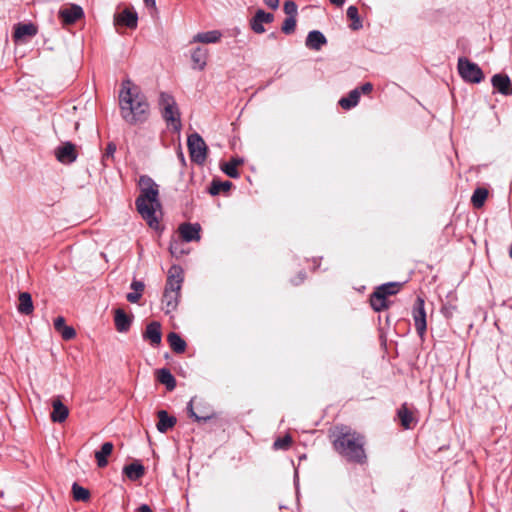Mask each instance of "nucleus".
I'll use <instances>...</instances> for the list:
<instances>
[{
  "mask_svg": "<svg viewBox=\"0 0 512 512\" xmlns=\"http://www.w3.org/2000/svg\"><path fill=\"white\" fill-rule=\"evenodd\" d=\"M140 194L135 201L138 213L147 222L149 227L158 229L161 203L159 201V186L154 180L142 175L139 178Z\"/></svg>",
  "mask_w": 512,
  "mask_h": 512,
  "instance_id": "obj_1",
  "label": "nucleus"
},
{
  "mask_svg": "<svg viewBox=\"0 0 512 512\" xmlns=\"http://www.w3.org/2000/svg\"><path fill=\"white\" fill-rule=\"evenodd\" d=\"M121 115L123 119L132 125L146 121L149 112V104L137 87H132L130 80L122 83L119 95Z\"/></svg>",
  "mask_w": 512,
  "mask_h": 512,
  "instance_id": "obj_2",
  "label": "nucleus"
},
{
  "mask_svg": "<svg viewBox=\"0 0 512 512\" xmlns=\"http://www.w3.org/2000/svg\"><path fill=\"white\" fill-rule=\"evenodd\" d=\"M364 437L356 431L341 428L333 445L335 450L348 461L363 464L366 462Z\"/></svg>",
  "mask_w": 512,
  "mask_h": 512,
  "instance_id": "obj_3",
  "label": "nucleus"
},
{
  "mask_svg": "<svg viewBox=\"0 0 512 512\" xmlns=\"http://www.w3.org/2000/svg\"><path fill=\"white\" fill-rule=\"evenodd\" d=\"M182 283L183 270L180 266L173 265L168 271L167 281L162 297L163 310L166 314L175 311L178 307Z\"/></svg>",
  "mask_w": 512,
  "mask_h": 512,
  "instance_id": "obj_4",
  "label": "nucleus"
},
{
  "mask_svg": "<svg viewBox=\"0 0 512 512\" xmlns=\"http://www.w3.org/2000/svg\"><path fill=\"white\" fill-rule=\"evenodd\" d=\"M159 105L162 111V117L175 132L181 130L182 124L180 119V111L174 97L166 92H162L159 98Z\"/></svg>",
  "mask_w": 512,
  "mask_h": 512,
  "instance_id": "obj_5",
  "label": "nucleus"
},
{
  "mask_svg": "<svg viewBox=\"0 0 512 512\" xmlns=\"http://www.w3.org/2000/svg\"><path fill=\"white\" fill-rule=\"evenodd\" d=\"M457 70L461 78L467 83L478 84L484 79L482 69L466 57L458 59Z\"/></svg>",
  "mask_w": 512,
  "mask_h": 512,
  "instance_id": "obj_6",
  "label": "nucleus"
},
{
  "mask_svg": "<svg viewBox=\"0 0 512 512\" xmlns=\"http://www.w3.org/2000/svg\"><path fill=\"white\" fill-rule=\"evenodd\" d=\"M187 146L191 161L202 165L207 157V145L203 138L198 133H193L188 136Z\"/></svg>",
  "mask_w": 512,
  "mask_h": 512,
  "instance_id": "obj_7",
  "label": "nucleus"
},
{
  "mask_svg": "<svg viewBox=\"0 0 512 512\" xmlns=\"http://www.w3.org/2000/svg\"><path fill=\"white\" fill-rule=\"evenodd\" d=\"M425 302L422 298L418 297L413 306V320L414 326L418 333V335L422 338L426 332L427 323H426V312H425Z\"/></svg>",
  "mask_w": 512,
  "mask_h": 512,
  "instance_id": "obj_8",
  "label": "nucleus"
},
{
  "mask_svg": "<svg viewBox=\"0 0 512 512\" xmlns=\"http://www.w3.org/2000/svg\"><path fill=\"white\" fill-rule=\"evenodd\" d=\"M56 159L63 164H71L77 159L76 146L71 142H65L55 149Z\"/></svg>",
  "mask_w": 512,
  "mask_h": 512,
  "instance_id": "obj_9",
  "label": "nucleus"
},
{
  "mask_svg": "<svg viewBox=\"0 0 512 512\" xmlns=\"http://www.w3.org/2000/svg\"><path fill=\"white\" fill-rule=\"evenodd\" d=\"M274 16L271 13L265 12L259 9L250 20V28L256 34H262L265 32L264 24L273 22Z\"/></svg>",
  "mask_w": 512,
  "mask_h": 512,
  "instance_id": "obj_10",
  "label": "nucleus"
},
{
  "mask_svg": "<svg viewBox=\"0 0 512 512\" xmlns=\"http://www.w3.org/2000/svg\"><path fill=\"white\" fill-rule=\"evenodd\" d=\"M138 23L137 13L126 8L120 13L114 15L115 26H125L130 29H135Z\"/></svg>",
  "mask_w": 512,
  "mask_h": 512,
  "instance_id": "obj_11",
  "label": "nucleus"
},
{
  "mask_svg": "<svg viewBox=\"0 0 512 512\" xmlns=\"http://www.w3.org/2000/svg\"><path fill=\"white\" fill-rule=\"evenodd\" d=\"M491 83L495 91L504 95H512V82L507 74H495L491 78Z\"/></svg>",
  "mask_w": 512,
  "mask_h": 512,
  "instance_id": "obj_12",
  "label": "nucleus"
},
{
  "mask_svg": "<svg viewBox=\"0 0 512 512\" xmlns=\"http://www.w3.org/2000/svg\"><path fill=\"white\" fill-rule=\"evenodd\" d=\"M143 338L150 342L152 346H158L162 341L161 324L153 321L146 326Z\"/></svg>",
  "mask_w": 512,
  "mask_h": 512,
  "instance_id": "obj_13",
  "label": "nucleus"
},
{
  "mask_svg": "<svg viewBox=\"0 0 512 512\" xmlns=\"http://www.w3.org/2000/svg\"><path fill=\"white\" fill-rule=\"evenodd\" d=\"M201 226L198 223H184L179 226V233L186 242L198 241L200 239Z\"/></svg>",
  "mask_w": 512,
  "mask_h": 512,
  "instance_id": "obj_14",
  "label": "nucleus"
},
{
  "mask_svg": "<svg viewBox=\"0 0 512 512\" xmlns=\"http://www.w3.org/2000/svg\"><path fill=\"white\" fill-rule=\"evenodd\" d=\"M397 416L404 429H412L417 423V419L414 415V412L408 407L406 403H404L398 409Z\"/></svg>",
  "mask_w": 512,
  "mask_h": 512,
  "instance_id": "obj_15",
  "label": "nucleus"
},
{
  "mask_svg": "<svg viewBox=\"0 0 512 512\" xmlns=\"http://www.w3.org/2000/svg\"><path fill=\"white\" fill-rule=\"evenodd\" d=\"M59 16L65 24H73L84 16V12L80 6L71 5L69 8L61 9Z\"/></svg>",
  "mask_w": 512,
  "mask_h": 512,
  "instance_id": "obj_16",
  "label": "nucleus"
},
{
  "mask_svg": "<svg viewBox=\"0 0 512 512\" xmlns=\"http://www.w3.org/2000/svg\"><path fill=\"white\" fill-rule=\"evenodd\" d=\"M52 408L51 420L53 422L62 423L68 418L69 410L62 403L60 397H56L52 400Z\"/></svg>",
  "mask_w": 512,
  "mask_h": 512,
  "instance_id": "obj_17",
  "label": "nucleus"
},
{
  "mask_svg": "<svg viewBox=\"0 0 512 512\" xmlns=\"http://www.w3.org/2000/svg\"><path fill=\"white\" fill-rule=\"evenodd\" d=\"M327 43L326 37L318 30L310 31L306 37L305 45L312 50H320Z\"/></svg>",
  "mask_w": 512,
  "mask_h": 512,
  "instance_id": "obj_18",
  "label": "nucleus"
},
{
  "mask_svg": "<svg viewBox=\"0 0 512 512\" xmlns=\"http://www.w3.org/2000/svg\"><path fill=\"white\" fill-rule=\"evenodd\" d=\"M157 415V430L161 433H166L169 429L173 428L177 422L176 418L170 416L165 410L158 411Z\"/></svg>",
  "mask_w": 512,
  "mask_h": 512,
  "instance_id": "obj_19",
  "label": "nucleus"
},
{
  "mask_svg": "<svg viewBox=\"0 0 512 512\" xmlns=\"http://www.w3.org/2000/svg\"><path fill=\"white\" fill-rule=\"evenodd\" d=\"M221 37H222V34L218 30L200 32L193 37L191 43H204V44L217 43L220 41Z\"/></svg>",
  "mask_w": 512,
  "mask_h": 512,
  "instance_id": "obj_20",
  "label": "nucleus"
},
{
  "mask_svg": "<svg viewBox=\"0 0 512 512\" xmlns=\"http://www.w3.org/2000/svg\"><path fill=\"white\" fill-rule=\"evenodd\" d=\"M114 445L112 442H105L102 444L100 450L95 452L97 465L100 468L106 467L108 464V457L113 452Z\"/></svg>",
  "mask_w": 512,
  "mask_h": 512,
  "instance_id": "obj_21",
  "label": "nucleus"
},
{
  "mask_svg": "<svg viewBox=\"0 0 512 512\" xmlns=\"http://www.w3.org/2000/svg\"><path fill=\"white\" fill-rule=\"evenodd\" d=\"M114 321L116 330L120 333L127 332L132 322L131 318L122 309L115 311Z\"/></svg>",
  "mask_w": 512,
  "mask_h": 512,
  "instance_id": "obj_22",
  "label": "nucleus"
},
{
  "mask_svg": "<svg viewBox=\"0 0 512 512\" xmlns=\"http://www.w3.org/2000/svg\"><path fill=\"white\" fill-rule=\"evenodd\" d=\"M208 50L202 47L195 48L191 53L194 68L203 70L207 64Z\"/></svg>",
  "mask_w": 512,
  "mask_h": 512,
  "instance_id": "obj_23",
  "label": "nucleus"
},
{
  "mask_svg": "<svg viewBox=\"0 0 512 512\" xmlns=\"http://www.w3.org/2000/svg\"><path fill=\"white\" fill-rule=\"evenodd\" d=\"M124 474L132 481H136L144 476L145 468L139 462H133L126 465L123 469Z\"/></svg>",
  "mask_w": 512,
  "mask_h": 512,
  "instance_id": "obj_24",
  "label": "nucleus"
},
{
  "mask_svg": "<svg viewBox=\"0 0 512 512\" xmlns=\"http://www.w3.org/2000/svg\"><path fill=\"white\" fill-rule=\"evenodd\" d=\"M157 380L166 386L167 390L172 391L176 387V380L169 369L162 368L157 370Z\"/></svg>",
  "mask_w": 512,
  "mask_h": 512,
  "instance_id": "obj_25",
  "label": "nucleus"
},
{
  "mask_svg": "<svg viewBox=\"0 0 512 512\" xmlns=\"http://www.w3.org/2000/svg\"><path fill=\"white\" fill-rule=\"evenodd\" d=\"M359 99H360V91L358 88H355L349 92L348 96L342 97L339 100V105L344 110H349L358 104Z\"/></svg>",
  "mask_w": 512,
  "mask_h": 512,
  "instance_id": "obj_26",
  "label": "nucleus"
},
{
  "mask_svg": "<svg viewBox=\"0 0 512 512\" xmlns=\"http://www.w3.org/2000/svg\"><path fill=\"white\" fill-rule=\"evenodd\" d=\"M33 302L28 292L20 293L18 311L24 315H30L33 312Z\"/></svg>",
  "mask_w": 512,
  "mask_h": 512,
  "instance_id": "obj_27",
  "label": "nucleus"
},
{
  "mask_svg": "<svg viewBox=\"0 0 512 512\" xmlns=\"http://www.w3.org/2000/svg\"><path fill=\"white\" fill-rule=\"evenodd\" d=\"M168 343L175 353H183L186 349V342L175 332H170L167 336Z\"/></svg>",
  "mask_w": 512,
  "mask_h": 512,
  "instance_id": "obj_28",
  "label": "nucleus"
},
{
  "mask_svg": "<svg viewBox=\"0 0 512 512\" xmlns=\"http://www.w3.org/2000/svg\"><path fill=\"white\" fill-rule=\"evenodd\" d=\"M37 33V28L35 25L29 23V24H19L16 26L14 31V38L15 39H22L25 36H34Z\"/></svg>",
  "mask_w": 512,
  "mask_h": 512,
  "instance_id": "obj_29",
  "label": "nucleus"
},
{
  "mask_svg": "<svg viewBox=\"0 0 512 512\" xmlns=\"http://www.w3.org/2000/svg\"><path fill=\"white\" fill-rule=\"evenodd\" d=\"M243 161L238 158H233L227 163H224L221 165L222 171L231 178H238L239 172L237 170V167L241 165Z\"/></svg>",
  "mask_w": 512,
  "mask_h": 512,
  "instance_id": "obj_30",
  "label": "nucleus"
},
{
  "mask_svg": "<svg viewBox=\"0 0 512 512\" xmlns=\"http://www.w3.org/2000/svg\"><path fill=\"white\" fill-rule=\"evenodd\" d=\"M370 303L372 308L378 312L388 308L387 299L384 298L377 290H375L371 295Z\"/></svg>",
  "mask_w": 512,
  "mask_h": 512,
  "instance_id": "obj_31",
  "label": "nucleus"
},
{
  "mask_svg": "<svg viewBox=\"0 0 512 512\" xmlns=\"http://www.w3.org/2000/svg\"><path fill=\"white\" fill-rule=\"evenodd\" d=\"M488 197V191L485 188H477L471 197V202L475 208H481Z\"/></svg>",
  "mask_w": 512,
  "mask_h": 512,
  "instance_id": "obj_32",
  "label": "nucleus"
},
{
  "mask_svg": "<svg viewBox=\"0 0 512 512\" xmlns=\"http://www.w3.org/2000/svg\"><path fill=\"white\" fill-rule=\"evenodd\" d=\"M400 288V284L396 282L386 283L379 286L376 290L382 294L384 298L387 299V296L395 295Z\"/></svg>",
  "mask_w": 512,
  "mask_h": 512,
  "instance_id": "obj_33",
  "label": "nucleus"
},
{
  "mask_svg": "<svg viewBox=\"0 0 512 512\" xmlns=\"http://www.w3.org/2000/svg\"><path fill=\"white\" fill-rule=\"evenodd\" d=\"M73 497L76 501H87L90 498V492L88 489L74 483L72 486Z\"/></svg>",
  "mask_w": 512,
  "mask_h": 512,
  "instance_id": "obj_34",
  "label": "nucleus"
},
{
  "mask_svg": "<svg viewBox=\"0 0 512 512\" xmlns=\"http://www.w3.org/2000/svg\"><path fill=\"white\" fill-rule=\"evenodd\" d=\"M232 186L230 181H217L213 180L211 186L209 188V193L211 195H218L221 191H228Z\"/></svg>",
  "mask_w": 512,
  "mask_h": 512,
  "instance_id": "obj_35",
  "label": "nucleus"
},
{
  "mask_svg": "<svg viewBox=\"0 0 512 512\" xmlns=\"http://www.w3.org/2000/svg\"><path fill=\"white\" fill-rule=\"evenodd\" d=\"M347 17L353 21L351 28L353 30H358L362 27V23L360 21L358 15V9L355 6H349L347 9Z\"/></svg>",
  "mask_w": 512,
  "mask_h": 512,
  "instance_id": "obj_36",
  "label": "nucleus"
},
{
  "mask_svg": "<svg viewBox=\"0 0 512 512\" xmlns=\"http://www.w3.org/2000/svg\"><path fill=\"white\" fill-rule=\"evenodd\" d=\"M292 444V437L285 435L284 437L278 438L274 441L273 448L275 450H287Z\"/></svg>",
  "mask_w": 512,
  "mask_h": 512,
  "instance_id": "obj_37",
  "label": "nucleus"
},
{
  "mask_svg": "<svg viewBox=\"0 0 512 512\" xmlns=\"http://www.w3.org/2000/svg\"><path fill=\"white\" fill-rule=\"evenodd\" d=\"M296 19L295 17H288L284 20L282 25V31L285 34H291L295 31Z\"/></svg>",
  "mask_w": 512,
  "mask_h": 512,
  "instance_id": "obj_38",
  "label": "nucleus"
},
{
  "mask_svg": "<svg viewBox=\"0 0 512 512\" xmlns=\"http://www.w3.org/2000/svg\"><path fill=\"white\" fill-rule=\"evenodd\" d=\"M192 400L189 402L188 404V412L190 414L191 417H193L195 419V421L197 422H206L207 420L211 419L212 418V415H198L194 412L193 410V406H192Z\"/></svg>",
  "mask_w": 512,
  "mask_h": 512,
  "instance_id": "obj_39",
  "label": "nucleus"
},
{
  "mask_svg": "<svg viewBox=\"0 0 512 512\" xmlns=\"http://www.w3.org/2000/svg\"><path fill=\"white\" fill-rule=\"evenodd\" d=\"M284 11L289 17H295L297 14V5L293 1H286L284 3Z\"/></svg>",
  "mask_w": 512,
  "mask_h": 512,
  "instance_id": "obj_40",
  "label": "nucleus"
},
{
  "mask_svg": "<svg viewBox=\"0 0 512 512\" xmlns=\"http://www.w3.org/2000/svg\"><path fill=\"white\" fill-rule=\"evenodd\" d=\"M60 334L64 340H71L76 336V331L71 326H65L61 331Z\"/></svg>",
  "mask_w": 512,
  "mask_h": 512,
  "instance_id": "obj_41",
  "label": "nucleus"
},
{
  "mask_svg": "<svg viewBox=\"0 0 512 512\" xmlns=\"http://www.w3.org/2000/svg\"><path fill=\"white\" fill-rule=\"evenodd\" d=\"M145 285L142 281L133 280L131 283V289L134 290V292H139L141 295L144 291Z\"/></svg>",
  "mask_w": 512,
  "mask_h": 512,
  "instance_id": "obj_42",
  "label": "nucleus"
},
{
  "mask_svg": "<svg viewBox=\"0 0 512 512\" xmlns=\"http://www.w3.org/2000/svg\"><path fill=\"white\" fill-rule=\"evenodd\" d=\"M66 326L65 319L62 316L57 317L54 320V328L57 332L60 333V331Z\"/></svg>",
  "mask_w": 512,
  "mask_h": 512,
  "instance_id": "obj_43",
  "label": "nucleus"
},
{
  "mask_svg": "<svg viewBox=\"0 0 512 512\" xmlns=\"http://www.w3.org/2000/svg\"><path fill=\"white\" fill-rule=\"evenodd\" d=\"M141 294L139 292H131V293H128L126 298L127 300L130 302V303H137L140 298H141Z\"/></svg>",
  "mask_w": 512,
  "mask_h": 512,
  "instance_id": "obj_44",
  "label": "nucleus"
},
{
  "mask_svg": "<svg viewBox=\"0 0 512 512\" xmlns=\"http://www.w3.org/2000/svg\"><path fill=\"white\" fill-rule=\"evenodd\" d=\"M360 94H369L373 90V85L369 82L364 83L362 86L358 87Z\"/></svg>",
  "mask_w": 512,
  "mask_h": 512,
  "instance_id": "obj_45",
  "label": "nucleus"
},
{
  "mask_svg": "<svg viewBox=\"0 0 512 512\" xmlns=\"http://www.w3.org/2000/svg\"><path fill=\"white\" fill-rule=\"evenodd\" d=\"M116 151V145L114 143H109L106 147L104 157L113 156Z\"/></svg>",
  "mask_w": 512,
  "mask_h": 512,
  "instance_id": "obj_46",
  "label": "nucleus"
},
{
  "mask_svg": "<svg viewBox=\"0 0 512 512\" xmlns=\"http://www.w3.org/2000/svg\"><path fill=\"white\" fill-rule=\"evenodd\" d=\"M264 3L270 8V9H277L279 6V0H263Z\"/></svg>",
  "mask_w": 512,
  "mask_h": 512,
  "instance_id": "obj_47",
  "label": "nucleus"
},
{
  "mask_svg": "<svg viewBox=\"0 0 512 512\" xmlns=\"http://www.w3.org/2000/svg\"><path fill=\"white\" fill-rule=\"evenodd\" d=\"M137 512H153V511L151 510V508H150L148 505L143 504V505H141V506L137 509Z\"/></svg>",
  "mask_w": 512,
  "mask_h": 512,
  "instance_id": "obj_48",
  "label": "nucleus"
},
{
  "mask_svg": "<svg viewBox=\"0 0 512 512\" xmlns=\"http://www.w3.org/2000/svg\"><path fill=\"white\" fill-rule=\"evenodd\" d=\"M144 3L147 7L153 8L156 10V1L155 0H144Z\"/></svg>",
  "mask_w": 512,
  "mask_h": 512,
  "instance_id": "obj_49",
  "label": "nucleus"
},
{
  "mask_svg": "<svg viewBox=\"0 0 512 512\" xmlns=\"http://www.w3.org/2000/svg\"><path fill=\"white\" fill-rule=\"evenodd\" d=\"M330 2L337 7H341L344 4V0H330Z\"/></svg>",
  "mask_w": 512,
  "mask_h": 512,
  "instance_id": "obj_50",
  "label": "nucleus"
},
{
  "mask_svg": "<svg viewBox=\"0 0 512 512\" xmlns=\"http://www.w3.org/2000/svg\"><path fill=\"white\" fill-rule=\"evenodd\" d=\"M170 251H171V253H172L173 255L178 254L177 247H176V245H174V244H171V246H170Z\"/></svg>",
  "mask_w": 512,
  "mask_h": 512,
  "instance_id": "obj_51",
  "label": "nucleus"
},
{
  "mask_svg": "<svg viewBox=\"0 0 512 512\" xmlns=\"http://www.w3.org/2000/svg\"><path fill=\"white\" fill-rule=\"evenodd\" d=\"M178 156H179V159L184 163L185 162V158H184V155H183V153L181 151L178 153Z\"/></svg>",
  "mask_w": 512,
  "mask_h": 512,
  "instance_id": "obj_52",
  "label": "nucleus"
},
{
  "mask_svg": "<svg viewBox=\"0 0 512 512\" xmlns=\"http://www.w3.org/2000/svg\"><path fill=\"white\" fill-rule=\"evenodd\" d=\"M509 255L512 258V244H511V247H510V250H509Z\"/></svg>",
  "mask_w": 512,
  "mask_h": 512,
  "instance_id": "obj_53",
  "label": "nucleus"
},
{
  "mask_svg": "<svg viewBox=\"0 0 512 512\" xmlns=\"http://www.w3.org/2000/svg\"><path fill=\"white\" fill-rule=\"evenodd\" d=\"M270 37H271V38H274V37H275V34H274V33L270 34Z\"/></svg>",
  "mask_w": 512,
  "mask_h": 512,
  "instance_id": "obj_54",
  "label": "nucleus"
}]
</instances>
